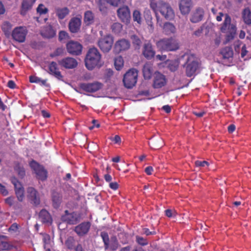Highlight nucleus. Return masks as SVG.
Here are the masks:
<instances>
[{
    "label": "nucleus",
    "instance_id": "nucleus-28",
    "mask_svg": "<svg viewBox=\"0 0 251 251\" xmlns=\"http://www.w3.org/2000/svg\"><path fill=\"white\" fill-rule=\"evenodd\" d=\"M149 145L152 149L157 150L164 145L163 141L160 137H152L149 141Z\"/></svg>",
    "mask_w": 251,
    "mask_h": 251
},
{
    "label": "nucleus",
    "instance_id": "nucleus-17",
    "mask_svg": "<svg viewBox=\"0 0 251 251\" xmlns=\"http://www.w3.org/2000/svg\"><path fill=\"white\" fill-rule=\"evenodd\" d=\"M91 226V224L89 222H82L75 227L74 231L79 236H83L88 233Z\"/></svg>",
    "mask_w": 251,
    "mask_h": 251
},
{
    "label": "nucleus",
    "instance_id": "nucleus-13",
    "mask_svg": "<svg viewBox=\"0 0 251 251\" xmlns=\"http://www.w3.org/2000/svg\"><path fill=\"white\" fill-rule=\"evenodd\" d=\"M66 49L70 54L78 55L81 53L82 46L77 42L71 41L66 44Z\"/></svg>",
    "mask_w": 251,
    "mask_h": 251
},
{
    "label": "nucleus",
    "instance_id": "nucleus-47",
    "mask_svg": "<svg viewBox=\"0 0 251 251\" xmlns=\"http://www.w3.org/2000/svg\"><path fill=\"white\" fill-rule=\"evenodd\" d=\"M0 246L3 250H10L13 248V246L10 243L3 240L0 242Z\"/></svg>",
    "mask_w": 251,
    "mask_h": 251
},
{
    "label": "nucleus",
    "instance_id": "nucleus-57",
    "mask_svg": "<svg viewBox=\"0 0 251 251\" xmlns=\"http://www.w3.org/2000/svg\"><path fill=\"white\" fill-rule=\"evenodd\" d=\"M165 212L166 216L169 218L176 216V212L171 209H167L165 211Z\"/></svg>",
    "mask_w": 251,
    "mask_h": 251
},
{
    "label": "nucleus",
    "instance_id": "nucleus-50",
    "mask_svg": "<svg viewBox=\"0 0 251 251\" xmlns=\"http://www.w3.org/2000/svg\"><path fill=\"white\" fill-rule=\"evenodd\" d=\"M70 37L68 33L65 31H60L59 33V40L60 41H63L68 40Z\"/></svg>",
    "mask_w": 251,
    "mask_h": 251
},
{
    "label": "nucleus",
    "instance_id": "nucleus-62",
    "mask_svg": "<svg viewBox=\"0 0 251 251\" xmlns=\"http://www.w3.org/2000/svg\"><path fill=\"white\" fill-rule=\"evenodd\" d=\"M153 169L151 166H148L145 169V172L148 175H151L153 172Z\"/></svg>",
    "mask_w": 251,
    "mask_h": 251
},
{
    "label": "nucleus",
    "instance_id": "nucleus-15",
    "mask_svg": "<svg viewBox=\"0 0 251 251\" xmlns=\"http://www.w3.org/2000/svg\"><path fill=\"white\" fill-rule=\"evenodd\" d=\"M27 197L31 202L35 206L40 203V199L38 191L32 187L27 189Z\"/></svg>",
    "mask_w": 251,
    "mask_h": 251
},
{
    "label": "nucleus",
    "instance_id": "nucleus-42",
    "mask_svg": "<svg viewBox=\"0 0 251 251\" xmlns=\"http://www.w3.org/2000/svg\"><path fill=\"white\" fill-rule=\"evenodd\" d=\"M114 64L117 70H120L123 67L124 60L121 56H118L115 59Z\"/></svg>",
    "mask_w": 251,
    "mask_h": 251
},
{
    "label": "nucleus",
    "instance_id": "nucleus-32",
    "mask_svg": "<svg viewBox=\"0 0 251 251\" xmlns=\"http://www.w3.org/2000/svg\"><path fill=\"white\" fill-rule=\"evenodd\" d=\"M70 12L69 9L67 7L55 8V13L58 19L62 20L69 14Z\"/></svg>",
    "mask_w": 251,
    "mask_h": 251
},
{
    "label": "nucleus",
    "instance_id": "nucleus-30",
    "mask_svg": "<svg viewBox=\"0 0 251 251\" xmlns=\"http://www.w3.org/2000/svg\"><path fill=\"white\" fill-rule=\"evenodd\" d=\"M220 53L222 55L223 59H229L232 58L233 56V51L231 47H226L222 49Z\"/></svg>",
    "mask_w": 251,
    "mask_h": 251
},
{
    "label": "nucleus",
    "instance_id": "nucleus-26",
    "mask_svg": "<svg viewBox=\"0 0 251 251\" xmlns=\"http://www.w3.org/2000/svg\"><path fill=\"white\" fill-rule=\"evenodd\" d=\"M191 5V0H181L179 2V9L181 14H188L190 11Z\"/></svg>",
    "mask_w": 251,
    "mask_h": 251
},
{
    "label": "nucleus",
    "instance_id": "nucleus-20",
    "mask_svg": "<svg viewBox=\"0 0 251 251\" xmlns=\"http://www.w3.org/2000/svg\"><path fill=\"white\" fill-rule=\"evenodd\" d=\"M48 73L50 75L54 76L56 78L59 80L63 79V76L61 72L59 71L58 65L56 62L51 61L48 66Z\"/></svg>",
    "mask_w": 251,
    "mask_h": 251
},
{
    "label": "nucleus",
    "instance_id": "nucleus-51",
    "mask_svg": "<svg viewBox=\"0 0 251 251\" xmlns=\"http://www.w3.org/2000/svg\"><path fill=\"white\" fill-rule=\"evenodd\" d=\"M37 12L40 15L45 14L48 12V9L43 4H40L37 8Z\"/></svg>",
    "mask_w": 251,
    "mask_h": 251
},
{
    "label": "nucleus",
    "instance_id": "nucleus-8",
    "mask_svg": "<svg viewBox=\"0 0 251 251\" xmlns=\"http://www.w3.org/2000/svg\"><path fill=\"white\" fill-rule=\"evenodd\" d=\"M114 38L110 34H107L99 39L98 45L103 52H108L113 45Z\"/></svg>",
    "mask_w": 251,
    "mask_h": 251
},
{
    "label": "nucleus",
    "instance_id": "nucleus-3",
    "mask_svg": "<svg viewBox=\"0 0 251 251\" xmlns=\"http://www.w3.org/2000/svg\"><path fill=\"white\" fill-rule=\"evenodd\" d=\"M156 45L161 51H174L179 48L177 41L173 37L161 39L156 42Z\"/></svg>",
    "mask_w": 251,
    "mask_h": 251
},
{
    "label": "nucleus",
    "instance_id": "nucleus-64",
    "mask_svg": "<svg viewBox=\"0 0 251 251\" xmlns=\"http://www.w3.org/2000/svg\"><path fill=\"white\" fill-rule=\"evenodd\" d=\"M203 29L202 27H201L197 30H196L193 33L197 37H199L201 36L202 32Z\"/></svg>",
    "mask_w": 251,
    "mask_h": 251
},
{
    "label": "nucleus",
    "instance_id": "nucleus-35",
    "mask_svg": "<svg viewBox=\"0 0 251 251\" xmlns=\"http://www.w3.org/2000/svg\"><path fill=\"white\" fill-rule=\"evenodd\" d=\"M143 74L145 79H149L151 78L152 71L151 64L146 63L144 65L143 68Z\"/></svg>",
    "mask_w": 251,
    "mask_h": 251
},
{
    "label": "nucleus",
    "instance_id": "nucleus-22",
    "mask_svg": "<svg viewBox=\"0 0 251 251\" xmlns=\"http://www.w3.org/2000/svg\"><path fill=\"white\" fill-rule=\"evenodd\" d=\"M81 19L77 17H74L72 18L69 24V28L70 31L72 33L77 32L80 27Z\"/></svg>",
    "mask_w": 251,
    "mask_h": 251
},
{
    "label": "nucleus",
    "instance_id": "nucleus-38",
    "mask_svg": "<svg viewBox=\"0 0 251 251\" xmlns=\"http://www.w3.org/2000/svg\"><path fill=\"white\" fill-rule=\"evenodd\" d=\"M84 21L87 25H89L93 23L94 21V16L91 11L88 10L85 12Z\"/></svg>",
    "mask_w": 251,
    "mask_h": 251
},
{
    "label": "nucleus",
    "instance_id": "nucleus-58",
    "mask_svg": "<svg viewBox=\"0 0 251 251\" xmlns=\"http://www.w3.org/2000/svg\"><path fill=\"white\" fill-rule=\"evenodd\" d=\"M143 232L145 234H146L147 236H149L151 235H154L156 234L155 231H150L149 229L148 228H143Z\"/></svg>",
    "mask_w": 251,
    "mask_h": 251
},
{
    "label": "nucleus",
    "instance_id": "nucleus-24",
    "mask_svg": "<svg viewBox=\"0 0 251 251\" xmlns=\"http://www.w3.org/2000/svg\"><path fill=\"white\" fill-rule=\"evenodd\" d=\"M203 9L201 7L197 8L192 13L190 20L192 23H198L201 21L203 18Z\"/></svg>",
    "mask_w": 251,
    "mask_h": 251
},
{
    "label": "nucleus",
    "instance_id": "nucleus-21",
    "mask_svg": "<svg viewBox=\"0 0 251 251\" xmlns=\"http://www.w3.org/2000/svg\"><path fill=\"white\" fill-rule=\"evenodd\" d=\"M142 54L148 60L152 59L154 56L155 51L151 43L148 42L144 44Z\"/></svg>",
    "mask_w": 251,
    "mask_h": 251
},
{
    "label": "nucleus",
    "instance_id": "nucleus-7",
    "mask_svg": "<svg viewBox=\"0 0 251 251\" xmlns=\"http://www.w3.org/2000/svg\"><path fill=\"white\" fill-rule=\"evenodd\" d=\"M29 166L36 174V178L41 181H45L48 177V171L44 167L36 161L32 160L29 163Z\"/></svg>",
    "mask_w": 251,
    "mask_h": 251
},
{
    "label": "nucleus",
    "instance_id": "nucleus-48",
    "mask_svg": "<svg viewBox=\"0 0 251 251\" xmlns=\"http://www.w3.org/2000/svg\"><path fill=\"white\" fill-rule=\"evenodd\" d=\"M136 241L140 245L144 246L148 244V241L147 239L140 236H136Z\"/></svg>",
    "mask_w": 251,
    "mask_h": 251
},
{
    "label": "nucleus",
    "instance_id": "nucleus-59",
    "mask_svg": "<svg viewBox=\"0 0 251 251\" xmlns=\"http://www.w3.org/2000/svg\"><path fill=\"white\" fill-rule=\"evenodd\" d=\"M248 50H247V47L246 45H244L241 49V57L243 58L248 53Z\"/></svg>",
    "mask_w": 251,
    "mask_h": 251
},
{
    "label": "nucleus",
    "instance_id": "nucleus-45",
    "mask_svg": "<svg viewBox=\"0 0 251 251\" xmlns=\"http://www.w3.org/2000/svg\"><path fill=\"white\" fill-rule=\"evenodd\" d=\"M133 19L134 21L136 22L137 23L140 24L142 22L141 14V12L138 10H135L133 13Z\"/></svg>",
    "mask_w": 251,
    "mask_h": 251
},
{
    "label": "nucleus",
    "instance_id": "nucleus-40",
    "mask_svg": "<svg viewBox=\"0 0 251 251\" xmlns=\"http://www.w3.org/2000/svg\"><path fill=\"white\" fill-rule=\"evenodd\" d=\"M75 240L73 237L70 236L69 237L66 241H65V245L67 247L69 250H75L76 247L75 246Z\"/></svg>",
    "mask_w": 251,
    "mask_h": 251
},
{
    "label": "nucleus",
    "instance_id": "nucleus-1",
    "mask_svg": "<svg viewBox=\"0 0 251 251\" xmlns=\"http://www.w3.org/2000/svg\"><path fill=\"white\" fill-rule=\"evenodd\" d=\"M151 8L156 14L159 11L167 20H172L175 17V13L170 4L163 0L155 1L151 0L150 1Z\"/></svg>",
    "mask_w": 251,
    "mask_h": 251
},
{
    "label": "nucleus",
    "instance_id": "nucleus-53",
    "mask_svg": "<svg viewBox=\"0 0 251 251\" xmlns=\"http://www.w3.org/2000/svg\"><path fill=\"white\" fill-rule=\"evenodd\" d=\"M125 0H107V3L114 6H118L124 3Z\"/></svg>",
    "mask_w": 251,
    "mask_h": 251
},
{
    "label": "nucleus",
    "instance_id": "nucleus-16",
    "mask_svg": "<svg viewBox=\"0 0 251 251\" xmlns=\"http://www.w3.org/2000/svg\"><path fill=\"white\" fill-rule=\"evenodd\" d=\"M166 84L167 79L165 75L159 72H155L152 87L155 89H159L165 86Z\"/></svg>",
    "mask_w": 251,
    "mask_h": 251
},
{
    "label": "nucleus",
    "instance_id": "nucleus-4",
    "mask_svg": "<svg viewBox=\"0 0 251 251\" xmlns=\"http://www.w3.org/2000/svg\"><path fill=\"white\" fill-rule=\"evenodd\" d=\"M200 64L194 54H188L186 62L183 65L185 68V74L187 77L193 76L199 69Z\"/></svg>",
    "mask_w": 251,
    "mask_h": 251
},
{
    "label": "nucleus",
    "instance_id": "nucleus-43",
    "mask_svg": "<svg viewBox=\"0 0 251 251\" xmlns=\"http://www.w3.org/2000/svg\"><path fill=\"white\" fill-rule=\"evenodd\" d=\"M15 170L17 172L18 176L21 178H23L25 176V169L23 166H21L19 164H18L16 165L15 167Z\"/></svg>",
    "mask_w": 251,
    "mask_h": 251
},
{
    "label": "nucleus",
    "instance_id": "nucleus-44",
    "mask_svg": "<svg viewBox=\"0 0 251 251\" xmlns=\"http://www.w3.org/2000/svg\"><path fill=\"white\" fill-rule=\"evenodd\" d=\"M122 25L119 23H115L111 26V29L113 32L115 34L119 33L122 29Z\"/></svg>",
    "mask_w": 251,
    "mask_h": 251
},
{
    "label": "nucleus",
    "instance_id": "nucleus-39",
    "mask_svg": "<svg viewBox=\"0 0 251 251\" xmlns=\"http://www.w3.org/2000/svg\"><path fill=\"white\" fill-rule=\"evenodd\" d=\"M11 28V24L7 21L3 22L1 25V29L7 37H9L10 35Z\"/></svg>",
    "mask_w": 251,
    "mask_h": 251
},
{
    "label": "nucleus",
    "instance_id": "nucleus-54",
    "mask_svg": "<svg viewBox=\"0 0 251 251\" xmlns=\"http://www.w3.org/2000/svg\"><path fill=\"white\" fill-rule=\"evenodd\" d=\"M195 164L197 167H205V166H208L209 164V163L206 161H200V160H197L195 162Z\"/></svg>",
    "mask_w": 251,
    "mask_h": 251
},
{
    "label": "nucleus",
    "instance_id": "nucleus-52",
    "mask_svg": "<svg viewBox=\"0 0 251 251\" xmlns=\"http://www.w3.org/2000/svg\"><path fill=\"white\" fill-rule=\"evenodd\" d=\"M230 22H231L230 17L228 15H226L225 19L224 20V22L223 23V25L221 27V30L222 31L226 28L227 25H230Z\"/></svg>",
    "mask_w": 251,
    "mask_h": 251
},
{
    "label": "nucleus",
    "instance_id": "nucleus-18",
    "mask_svg": "<svg viewBox=\"0 0 251 251\" xmlns=\"http://www.w3.org/2000/svg\"><path fill=\"white\" fill-rule=\"evenodd\" d=\"M119 18L124 23H128L130 19V12L127 6H123L117 10Z\"/></svg>",
    "mask_w": 251,
    "mask_h": 251
},
{
    "label": "nucleus",
    "instance_id": "nucleus-11",
    "mask_svg": "<svg viewBox=\"0 0 251 251\" xmlns=\"http://www.w3.org/2000/svg\"><path fill=\"white\" fill-rule=\"evenodd\" d=\"M102 84L99 82L82 83L80 84V88L88 93H95L101 89Z\"/></svg>",
    "mask_w": 251,
    "mask_h": 251
},
{
    "label": "nucleus",
    "instance_id": "nucleus-9",
    "mask_svg": "<svg viewBox=\"0 0 251 251\" xmlns=\"http://www.w3.org/2000/svg\"><path fill=\"white\" fill-rule=\"evenodd\" d=\"M61 220L68 224L75 225L80 221V216L76 212H69L66 210L64 214L61 216Z\"/></svg>",
    "mask_w": 251,
    "mask_h": 251
},
{
    "label": "nucleus",
    "instance_id": "nucleus-6",
    "mask_svg": "<svg viewBox=\"0 0 251 251\" xmlns=\"http://www.w3.org/2000/svg\"><path fill=\"white\" fill-rule=\"evenodd\" d=\"M138 73L137 69L132 68L129 69L124 75L123 81L126 88L131 89L136 85L138 76Z\"/></svg>",
    "mask_w": 251,
    "mask_h": 251
},
{
    "label": "nucleus",
    "instance_id": "nucleus-60",
    "mask_svg": "<svg viewBox=\"0 0 251 251\" xmlns=\"http://www.w3.org/2000/svg\"><path fill=\"white\" fill-rule=\"evenodd\" d=\"M192 113L194 115L199 118L202 117L205 114V112L204 111H201L200 112L194 111Z\"/></svg>",
    "mask_w": 251,
    "mask_h": 251
},
{
    "label": "nucleus",
    "instance_id": "nucleus-41",
    "mask_svg": "<svg viewBox=\"0 0 251 251\" xmlns=\"http://www.w3.org/2000/svg\"><path fill=\"white\" fill-rule=\"evenodd\" d=\"M5 202L9 206H13L15 209L21 208L18 203L15 202L14 197H9L6 198L5 200Z\"/></svg>",
    "mask_w": 251,
    "mask_h": 251
},
{
    "label": "nucleus",
    "instance_id": "nucleus-31",
    "mask_svg": "<svg viewBox=\"0 0 251 251\" xmlns=\"http://www.w3.org/2000/svg\"><path fill=\"white\" fill-rule=\"evenodd\" d=\"M176 31V27L173 24L169 22H166L164 24L163 32L166 35H169L171 34H174Z\"/></svg>",
    "mask_w": 251,
    "mask_h": 251
},
{
    "label": "nucleus",
    "instance_id": "nucleus-5",
    "mask_svg": "<svg viewBox=\"0 0 251 251\" xmlns=\"http://www.w3.org/2000/svg\"><path fill=\"white\" fill-rule=\"evenodd\" d=\"M100 236L102 239L105 250H109L111 251H115L120 247L116 236H112L109 238L107 232L105 231L101 232Z\"/></svg>",
    "mask_w": 251,
    "mask_h": 251
},
{
    "label": "nucleus",
    "instance_id": "nucleus-55",
    "mask_svg": "<svg viewBox=\"0 0 251 251\" xmlns=\"http://www.w3.org/2000/svg\"><path fill=\"white\" fill-rule=\"evenodd\" d=\"M0 193L3 196H6L8 194V192L5 187L0 183Z\"/></svg>",
    "mask_w": 251,
    "mask_h": 251
},
{
    "label": "nucleus",
    "instance_id": "nucleus-12",
    "mask_svg": "<svg viewBox=\"0 0 251 251\" xmlns=\"http://www.w3.org/2000/svg\"><path fill=\"white\" fill-rule=\"evenodd\" d=\"M11 182L14 185L15 194L19 201H22L25 198V190L21 183L15 177L11 178Z\"/></svg>",
    "mask_w": 251,
    "mask_h": 251
},
{
    "label": "nucleus",
    "instance_id": "nucleus-61",
    "mask_svg": "<svg viewBox=\"0 0 251 251\" xmlns=\"http://www.w3.org/2000/svg\"><path fill=\"white\" fill-rule=\"evenodd\" d=\"M109 187L114 190H116L118 188L119 185L116 182H111L109 184Z\"/></svg>",
    "mask_w": 251,
    "mask_h": 251
},
{
    "label": "nucleus",
    "instance_id": "nucleus-36",
    "mask_svg": "<svg viewBox=\"0 0 251 251\" xmlns=\"http://www.w3.org/2000/svg\"><path fill=\"white\" fill-rule=\"evenodd\" d=\"M133 46L135 50H139L142 44L141 38L137 35L133 34L130 36Z\"/></svg>",
    "mask_w": 251,
    "mask_h": 251
},
{
    "label": "nucleus",
    "instance_id": "nucleus-46",
    "mask_svg": "<svg viewBox=\"0 0 251 251\" xmlns=\"http://www.w3.org/2000/svg\"><path fill=\"white\" fill-rule=\"evenodd\" d=\"M107 0H99L98 2V6L100 11L102 13H105L107 10V7L106 4H107Z\"/></svg>",
    "mask_w": 251,
    "mask_h": 251
},
{
    "label": "nucleus",
    "instance_id": "nucleus-37",
    "mask_svg": "<svg viewBox=\"0 0 251 251\" xmlns=\"http://www.w3.org/2000/svg\"><path fill=\"white\" fill-rule=\"evenodd\" d=\"M168 68L171 72H175L178 68L179 61L178 59L167 60Z\"/></svg>",
    "mask_w": 251,
    "mask_h": 251
},
{
    "label": "nucleus",
    "instance_id": "nucleus-56",
    "mask_svg": "<svg viewBox=\"0 0 251 251\" xmlns=\"http://www.w3.org/2000/svg\"><path fill=\"white\" fill-rule=\"evenodd\" d=\"M19 228V226L17 224L13 223L8 228V231L9 232H16Z\"/></svg>",
    "mask_w": 251,
    "mask_h": 251
},
{
    "label": "nucleus",
    "instance_id": "nucleus-14",
    "mask_svg": "<svg viewBox=\"0 0 251 251\" xmlns=\"http://www.w3.org/2000/svg\"><path fill=\"white\" fill-rule=\"evenodd\" d=\"M130 47V42L125 39H121L117 41L114 46V51L117 53L126 51Z\"/></svg>",
    "mask_w": 251,
    "mask_h": 251
},
{
    "label": "nucleus",
    "instance_id": "nucleus-23",
    "mask_svg": "<svg viewBox=\"0 0 251 251\" xmlns=\"http://www.w3.org/2000/svg\"><path fill=\"white\" fill-rule=\"evenodd\" d=\"M51 201L53 207L55 209L59 208L62 201L61 194L55 190L52 191Z\"/></svg>",
    "mask_w": 251,
    "mask_h": 251
},
{
    "label": "nucleus",
    "instance_id": "nucleus-29",
    "mask_svg": "<svg viewBox=\"0 0 251 251\" xmlns=\"http://www.w3.org/2000/svg\"><path fill=\"white\" fill-rule=\"evenodd\" d=\"M41 34L43 37L47 38L53 37L55 35V31L50 25L44 26L41 31Z\"/></svg>",
    "mask_w": 251,
    "mask_h": 251
},
{
    "label": "nucleus",
    "instance_id": "nucleus-49",
    "mask_svg": "<svg viewBox=\"0 0 251 251\" xmlns=\"http://www.w3.org/2000/svg\"><path fill=\"white\" fill-rule=\"evenodd\" d=\"M64 53V49L62 48H57L55 50L50 54V56L52 58L61 56Z\"/></svg>",
    "mask_w": 251,
    "mask_h": 251
},
{
    "label": "nucleus",
    "instance_id": "nucleus-25",
    "mask_svg": "<svg viewBox=\"0 0 251 251\" xmlns=\"http://www.w3.org/2000/svg\"><path fill=\"white\" fill-rule=\"evenodd\" d=\"M39 219L44 224H51L52 219L50 213L46 209H42L39 213Z\"/></svg>",
    "mask_w": 251,
    "mask_h": 251
},
{
    "label": "nucleus",
    "instance_id": "nucleus-33",
    "mask_svg": "<svg viewBox=\"0 0 251 251\" xmlns=\"http://www.w3.org/2000/svg\"><path fill=\"white\" fill-rule=\"evenodd\" d=\"M242 18L246 25H251V11L249 7L245 8L243 10L242 12Z\"/></svg>",
    "mask_w": 251,
    "mask_h": 251
},
{
    "label": "nucleus",
    "instance_id": "nucleus-19",
    "mask_svg": "<svg viewBox=\"0 0 251 251\" xmlns=\"http://www.w3.org/2000/svg\"><path fill=\"white\" fill-rule=\"evenodd\" d=\"M59 65L65 69H72L77 67L78 63L76 60L73 57H67L58 61Z\"/></svg>",
    "mask_w": 251,
    "mask_h": 251
},
{
    "label": "nucleus",
    "instance_id": "nucleus-27",
    "mask_svg": "<svg viewBox=\"0 0 251 251\" xmlns=\"http://www.w3.org/2000/svg\"><path fill=\"white\" fill-rule=\"evenodd\" d=\"M36 0H23L21 5V14L25 15L26 12L30 10Z\"/></svg>",
    "mask_w": 251,
    "mask_h": 251
},
{
    "label": "nucleus",
    "instance_id": "nucleus-34",
    "mask_svg": "<svg viewBox=\"0 0 251 251\" xmlns=\"http://www.w3.org/2000/svg\"><path fill=\"white\" fill-rule=\"evenodd\" d=\"M29 78L31 83H38L41 86H44L47 87L50 86V84L47 83L46 79H42L41 78L34 75L30 76Z\"/></svg>",
    "mask_w": 251,
    "mask_h": 251
},
{
    "label": "nucleus",
    "instance_id": "nucleus-2",
    "mask_svg": "<svg viewBox=\"0 0 251 251\" xmlns=\"http://www.w3.org/2000/svg\"><path fill=\"white\" fill-rule=\"evenodd\" d=\"M101 55L99 50L95 47L90 48L85 58V65L89 70H92L96 67L102 66Z\"/></svg>",
    "mask_w": 251,
    "mask_h": 251
},
{
    "label": "nucleus",
    "instance_id": "nucleus-63",
    "mask_svg": "<svg viewBox=\"0 0 251 251\" xmlns=\"http://www.w3.org/2000/svg\"><path fill=\"white\" fill-rule=\"evenodd\" d=\"M7 86L11 89H14L16 87V84L13 80H9L7 83Z\"/></svg>",
    "mask_w": 251,
    "mask_h": 251
},
{
    "label": "nucleus",
    "instance_id": "nucleus-10",
    "mask_svg": "<svg viewBox=\"0 0 251 251\" xmlns=\"http://www.w3.org/2000/svg\"><path fill=\"white\" fill-rule=\"evenodd\" d=\"M27 30L25 27L19 26L15 27L12 33V37L15 41L19 43H23L25 41Z\"/></svg>",
    "mask_w": 251,
    "mask_h": 251
}]
</instances>
